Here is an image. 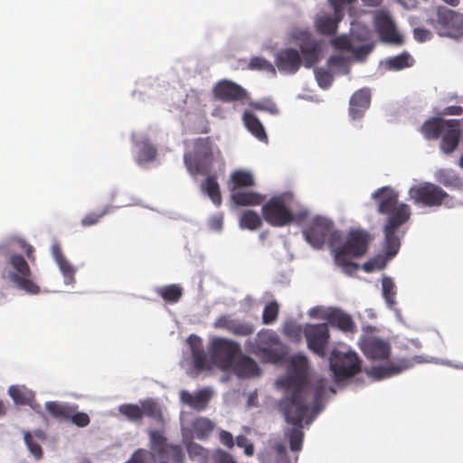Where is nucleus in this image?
Wrapping results in <instances>:
<instances>
[{"label": "nucleus", "mask_w": 463, "mask_h": 463, "mask_svg": "<svg viewBox=\"0 0 463 463\" xmlns=\"http://www.w3.org/2000/svg\"><path fill=\"white\" fill-rule=\"evenodd\" d=\"M371 51H372V46L369 44H365V45H361L356 48H354L353 46V50L351 52H354L356 57L361 58V57L366 56L368 53L371 52Z\"/></svg>", "instance_id": "nucleus-61"}, {"label": "nucleus", "mask_w": 463, "mask_h": 463, "mask_svg": "<svg viewBox=\"0 0 463 463\" xmlns=\"http://www.w3.org/2000/svg\"><path fill=\"white\" fill-rule=\"evenodd\" d=\"M429 24L441 36L459 37L463 35V14L444 6L437 9L435 17Z\"/></svg>", "instance_id": "nucleus-7"}, {"label": "nucleus", "mask_w": 463, "mask_h": 463, "mask_svg": "<svg viewBox=\"0 0 463 463\" xmlns=\"http://www.w3.org/2000/svg\"><path fill=\"white\" fill-rule=\"evenodd\" d=\"M327 323L343 332H354L356 326L350 315L338 308L330 309L325 316Z\"/></svg>", "instance_id": "nucleus-22"}, {"label": "nucleus", "mask_w": 463, "mask_h": 463, "mask_svg": "<svg viewBox=\"0 0 463 463\" xmlns=\"http://www.w3.org/2000/svg\"><path fill=\"white\" fill-rule=\"evenodd\" d=\"M243 121L247 129L260 141L268 142V136L260 119L251 112L243 114Z\"/></svg>", "instance_id": "nucleus-31"}, {"label": "nucleus", "mask_w": 463, "mask_h": 463, "mask_svg": "<svg viewBox=\"0 0 463 463\" xmlns=\"http://www.w3.org/2000/svg\"><path fill=\"white\" fill-rule=\"evenodd\" d=\"M156 156V147L149 142L144 141L140 144L137 162L138 165L153 161Z\"/></svg>", "instance_id": "nucleus-43"}, {"label": "nucleus", "mask_w": 463, "mask_h": 463, "mask_svg": "<svg viewBox=\"0 0 463 463\" xmlns=\"http://www.w3.org/2000/svg\"><path fill=\"white\" fill-rule=\"evenodd\" d=\"M214 424L207 418L200 417L194 420L193 430L197 439H204L212 433Z\"/></svg>", "instance_id": "nucleus-39"}, {"label": "nucleus", "mask_w": 463, "mask_h": 463, "mask_svg": "<svg viewBox=\"0 0 463 463\" xmlns=\"http://www.w3.org/2000/svg\"><path fill=\"white\" fill-rule=\"evenodd\" d=\"M52 254L56 262L66 259L62 253L61 247L58 242L52 245Z\"/></svg>", "instance_id": "nucleus-62"}, {"label": "nucleus", "mask_w": 463, "mask_h": 463, "mask_svg": "<svg viewBox=\"0 0 463 463\" xmlns=\"http://www.w3.org/2000/svg\"><path fill=\"white\" fill-rule=\"evenodd\" d=\"M272 450L279 457L286 456L287 449L286 445L281 441H276L271 445Z\"/></svg>", "instance_id": "nucleus-63"}, {"label": "nucleus", "mask_w": 463, "mask_h": 463, "mask_svg": "<svg viewBox=\"0 0 463 463\" xmlns=\"http://www.w3.org/2000/svg\"><path fill=\"white\" fill-rule=\"evenodd\" d=\"M411 57L407 53H402L387 60L386 64L390 70L399 71L406 67H410Z\"/></svg>", "instance_id": "nucleus-45"}, {"label": "nucleus", "mask_w": 463, "mask_h": 463, "mask_svg": "<svg viewBox=\"0 0 463 463\" xmlns=\"http://www.w3.org/2000/svg\"><path fill=\"white\" fill-rule=\"evenodd\" d=\"M383 298L389 308L393 309L396 305L395 297L397 294L396 286L391 278L384 277L382 280Z\"/></svg>", "instance_id": "nucleus-41"}, {"label": "nucleus", "mask_w": 463, "mask_h": 463, "mask_svg": "<svg viewBox=\"0 0 463 463\" xmlns=\"http://www.w3.org/2000/svg\"><path fill=\"white\" fill-rule=\"evenodd\" d=\"M56 263L65 279L69 281H72L76 272L75 268L66 259L57 261Z\"/></svg>", "instance_id": "nucleus-51"}, {"label": "nucleus", "mask_w": 463, "mask_h": 463, "mask_svg": "<svg viewBox=\"0 0 463 463\" xmlns=\"http://www.w3.org/2000/svg\"><path fill=\"white\" fill-rule=\"evenodd\" d=\"M275 64L281 73L294 74L301 67L302 60L298 50L286 48L276 53Z\"/></svg>", "instance_id": "nucleus-18"}, {"label": "nucleus", "mask_w": 463, "mask_h": 463, "mask_svg": "<svg viewBox=\"0 0 463 463\" xmlns=\"http://www.w3.org/2000/svg\"><path fill=\"white\" fill-rule=\"evenodd\" d=\"M151 449L154 450L161 459H171L176 463H183L184 455L181 446L168 444L164 435L157 430L149 432Z\"/></svg>", "instance_id": "nucleus-14"}, {"label": "nucleus", "mask_w": 463, "mask_h": 463, "mask_svg": "<svg viewBox=\"0 0 463 463\" xmlns=\"http://www.w3.org/2000/svg\"><path fill=\"white\" fill-rule=\"evenodd\" d=\"M241 351V345L238 342L225 337H214L209 345L213 364L224 371L232 366L233 361Z\"/></svg>", "instance_id": "nucleus-8"}, {"label": "nucleus", "mask_w": 463, "mask_h": 463, "mask_svg": "<svg viewBox=\"0 0 463 463\" xmlns=\"http://www.w3.org/2000/svg\"><path fill=\"white\" fill-rule=\"evenodd\" d=\"M414 38L420 43L430 41L432 37L430 31L423 28H415L413 31Z\"/></svg>", "instance_id": "nucleus-57"}, {"label": "nucleus", "mask_w": 463, "mask_h": 463, "mask_svg": "<svg viewBox=\"0 0 463 463\" xmlns=\"http://www.w3.org/2000/svg\"><path fill=\"white\" fill-rule=\"evenodd\" d=\"M283 333L289 337H297L300 335V328L295 324H288L284 326Z\"/></svg>", "instance_id": "nucleus-60"}, {"label": "nucleus", "mask_w": 463, "mask_h": 463, "mask_svg": "<svg viewBox=\"0 0 463 463\" xmlns=\"http://www.w3.org/2000/svg\"><path fill=\"white\" fill-rule=\"evenodd\" d=\"M302 232L306 241L315 249H321L327 239L330 245H333V241L340 237L338 232L334 231L333 222L321 216L315 217Z\"/></svg>", "instance_id": "nucleus-10"}, {"label": "nucleus", "mask_w": 463, "mask_h": 463, "mask_svg": "<svg viewBox=\"0 0 463 463\" xmlns=\"http://www.w3.org/2000/svg\"><path fill=\"white\" fill-rule=\"evenodd\" d=\"M279 307L277 301H271L264 307L262 312V323L270 325L274 323L278 317Z\"/></svg>", "instance_id": "nucleus-44"}, {"label": "nucleus", "mask_w": 463, "mask_h": 463, "mask_svg": "<svg viewBox=\"0 0 463 463\" xmlns=\"http://www.w3.org/2000/svg\"><path fill=\"white\" fill-rule=\"evenodd\" d=\"M455 121L450 124V127H448L442 132V137L440 141V149L445 154L452 153L458 146L459 137H460V120L458 119H451Z\"/></svg>", "instance_id": "nucleus-24"}, {"label": "nucleus", "mask_w": 463, "mask_h": 463, "mask_svg": "<svg viewBox=\"0 0 463 463\" xmlns=\"http://www.w3.org/2000/svg\"><path fill=\"white\" fill-rule=\"evenodd\" d=\"M220 442L227 447L228 449H232L234 446V439L232 435L227 430H221L219 433Z\"/></svg>", "instance_id": "nucleus-58"}, {"label": "nucleus", "mask_w": 463, "mask_h": 463, "mask_svg": "<svg viewBox=\"0 0 463 463\" xmlns=\"http://www.w3.org/2000/svg\"><path fill=\"white\" fill-rule=\"evenodd\" d=\"M373 198L378 201V213L389 214L383 228V249L387 257L392 258L401 247L399 228L410 219L411 209L405 203L398 204V193L388 186L376 190Z\"/></svg>", "instance_id": "nucleus-2"}, {"label": "nucleus", "mask_w": 463, "mask_h": 463, "mask_svg": "<svg viewBox=\"0 0 463 463\" xmlns=\"http://www.w3.org/2000/svg\"><path fill=\"white\" fill-rule=\"evenodd\" d=\"M230 369L241 378L254 377L260 373V368L257 363L251 357L241 352L237 355Z\"/></svg>", "instance_id": "nucleus-20"}, {"label": "nucleus", "mask_w": 463, "mask_h": 463, "mask_svg": "<svg viewBox=\"0 0 463 463\" xmlns=\"http://www.w3.org/2000/svg\"><path fill=\"white\" fill-rule=\"evenodd\" d=\"M153 454L145 449H137L127 463H152Z\"/></svg>", "instance_id": "nucleus-50"}, {"label": "nucleus", "mask_w": 463, "mask_h": 463, "mask_svg": "<svg viewBox=\"0 0 463 463\" xmlns=\"http://www.w3.org/2000/svg\"><path fill=\"white\" fill-rule=\"evenodd\" d=\"M408 368L405 362L397 364H391L388 366L379 365L373 366L366 371L367 374L376 380L383 379L386 377L398 374Z\"/></svg>", "instance_id": "nucleus-30"}, {"label": "nucleus", "mask_w": 463, "mask_h": 463, "mask_svg": "<svg viewBox=\"0 0 463 463\" xmlns=\"http://www.w3.org/2000/svg\"><path fill=\"white\" fill-rule=\"evenodd\" d=\"M231 181L232 183L231 192L252 187L255 185V180L253 175L250 172H246L243 170L234 171L231 175Z\"/></svg>", "instance_id": "nucleus-33"}, {"label": "nucleus", "mask_w": 463, "mask_h": 463, "mask_svg": "<svg viewBox=\"0 0 463 463\" xmlns=\"http://www.w3.org/2000/svg\"><path fill=\"white\" fill-rule=\"evenodd\" d=\"M241 229L254 231L261 227L262 221L260 216L252 210L244 211L239 221Z\"/></svg>", "instance_id": "nucleus-37"}, {"label": "nucleus", "mask_w": 463, "mask_h": 463, "mask_svg": "<svg viewBox=\"0 0 463 463\" xmlns=\"http://www.w3.org/2000/svg\"><path fill=\"white\" fill-rule=\"evenodd\" d=\"M194 343H192V355L194 366L199 370L209 368V361L204 352L202 341L199 337L194 336Z\"/></svg>", "instance_id": "nucleus-34"}, {"label": "nucleus", "mask_w": 463, "mask_h": 463, "mask_svg": "<svg viewBox=\"0 0 463 463\" xmlns=\"http://www.w3.org/2000/svg\"><path fill=\"white\" fill-rule=\"evenodd\" d=\"M213 459L215 463H237L231 454L222 449L215 452Z\"/></svg>", "instance_id": "nucleus-55"}, {"label": "nucleus", "mask_w": 463, "mask_h": 463, "mask_svg": "<svg viewBox=\"0 0 463 463\" xmlns=\"http://www.w3.org/2000/svg\"><path fill=\"white\" fill-rule=\"evenodd\" d=\"M315 75L318 85L323 89L328 88L333 81L332 74L326 69H315Z\"/></svg>", "instance_id": "nucleus-49"}, {"label": "nucleus", "mask_w": 463, "mask_h": 463, "mask_svg": "<svg viewBox=\"0 0 463 463\" xmlns=\"http://www.w3.org/2000/svg\"><path fill=\"white\" fill-rule=\"evenodd\" d=\"M118 411L131 422L139 423L143 420L142 408L140 404L124 403L119 406Z\"/></svg>", "instance_id": "nucleus-40"}, {"label": "nucleus", "mask_w": 463, "mask_h": 463, "mask_svg": "<svg viewBox=\"0 0 463 463\" xmlns=\"http://www.w3.org/2000/svg\"><path fill=\"white\" fill-rule=\"evenodd\" d=\"M182 402L188 405L195 411H203L207 407L211 398V392L207 389L200 390L194 394L188 391H182L180 392Z\"/></svg>", "instance_id": "nucleus-26"}, {"label": "nucleus", "mask_w": 463, "mask_h": 463, "mask_svg": "<svg viewBox=\"0 0 463 463\" xmlns=\"http://www.w3.org/2000/svg\"><path fill=\"white\" fill-rule=\"evenodd\" d=\"M139 403L142 408L143 418L146 416L156 421L157 424L164 423L162 406L156 399L146 398L145 400H141Z\"/></svg>", "instance_id": "nucleus-29"}, {"label": "nucleus", "mask_w": 463, "mask_h": 463, "mask_svg": "<svg viewBox=\"0 0 463 463\" xmlns=\"http://www.w3.org/2000/svg\"><path fill=\"white\" fill-rule=\"evenodd\" d=\"M303 38L307 41L306 46L302 45L301 49V60L306 68H311L319 60L320 50L317 43H315L310 33L307 32L301 33Z\"/></svg>", "instance_id": "nucleus-27"}, {"label": "nucleus", "mask_w": 463, "mask_h": 463, "mask_svg": "<svg viewBox=\"0 0 463 463\" xmlns=\"http://www.w3.org/2000/svg\"><path fill=\"white\" fill-rule=\"evenodd\" d=\"M409 195L415 204L428 207L447 205L452 200L440 186L429 182L412 185L409 190Z\"/></svg>", "instance_id": "nucleus-6"}, {"label": "nucleus", "mask_w": 463, "mask_h": 463, "mask_svg": "<svg viewBox=\"0 0 463 463\" xmlns=\"http://www.w3.org/2000/svg\"><path fill=\"white\" fill-rule=\"evenodd\" d=\"M370 236L366 232L361 230L351 231L344 245L335 250V263L342 267L346 274L356 271L358 265L350 261L347 257L358 258L364 256L367 251Z\"/></svg>", "instance_id": "nucleus-4"}, {"label": "nucleus", "mask_w": 463, "mask_h": 463, "mask_svg": "<svg viewBox=\"0 0 463 463\" xmlns=\"http://www.w3.org/2000/svg\"><path fill=\"white\" fill-rule=\"evenodd\" d=\"M111 210V206L107 205L99 213H88L82 220L81 225L84 227H89L95 225L99 222V220L108 214Z\"/></svg>", "instance_id": "nucleus-48"}, {"label": "nucleus", "mask_w": 463, "mask_h": 463, "mask_svg": "<svg viewBox=\"0 0 463 463\" xmlns=\"http://www.w3.org/2000/svg\"><path fill=\"white\" fill-rule=\"evenodd\" d=\"M223 225V217L222 214L218 213L213 215L208 222V226L211 230L219 232L222 229Z\"/></svg>", "instance_id": "nucleus-56"}, {"label": "nucleus", "mask_w": 463, "mask_h": 463, "mask_svg": "<svg viewBox=\"0 0 463 463\" xmlns=\"http://www.w3.org/2000/svg\"><path fill=\"white\" fill-rule=\"evenodd\" d=\"M329 364L337 382L353 377L361 371V360L353 351L333 350L329 357Z\"/></svg>", "instance_id": "nucleus-9"}, {"label": "nucleus", "mask_w": 463, "mask_h": 463, "mask_svg": "<svg viewBox=\"0 0 463 463\" xmlns=\"http://www.w3.org/2000/svg\"><path fill=\"white\" fill-rule=\"evenodd\" d=\"M202 189L215 205L221 204L222 195L220 186L215 176H208L204 183L202 184Z\"/></svg>", "instance_id": "nucleus-36"}, {"label": "nucleus", "mask_w": 463, "mask_h": 463, "mask_svg": "<svg viewBox=\"0 0 463 463\" xmlns=\"http://www.w3.org/2000/svg\"><path fill=\"white\" fill-rule=\"evenodd\" d=\"M231 198L239 206H258L263 203L266 196L244 188L231 192Z\"/></svg>", "instance_id": "nucleus-25"}, {"label": "nucleus", "mask_w": 463, "mask_h": 463, "mask_svg": "<svg viewBox=\"0 0 463 463\" xmlns=\"http://www.w3.org/2000/svg\"><path fill=\"white\" fill-rule=\"evenodd\" d=\"M251 351L262 354L271 360L282 359L287 354V348L282 344L278 334L270 329H261L250 345Z\"/></svg>", "instance_id": "nucleus-11"}, {"label": "nucleus", "mask_w": 463, "mask_h": 463, "mask_svg": "<svg viewBox=\"0 0 463 463\" xmlns=\"http://www.w3.org/2000/svg\"><path fill=\"white\" fill-rule=\"evenodd\" d=\"M249 68L250 70H260L267 71L273 74L276 73V70L273 64H271L269 61L261 57H253L250 59L249 62Z\"/></svg>", "instance_id": "nucleus-46"}, {"label": "nucleus", "mask_w": 463, "mask_h": 463, "mask_svg": "<svg viewBox=\"0 0 463 463\" xmlns=\"http://www.w3.org/2000/svg\"><path fill=\"white\" fill-rule=\"evenodd\" d=\"M373 24L382 41L394 44L402 43V37L397 33L395 24L388 12L376 13Z\"/></svg>", "instance_id": "nucleus-15"}, {"label": "nucleus", "mask_w": 463, "mask_h": 463, "mask_svg": "<svg viewBox=\"0 0 463 463\" xmlns=\"http://www.w3.org/2000/svg\"><path fill=\"white\" fill-rule=\"evenodd\" d=\"M343 17V13L336 14L335 13V17H331L328 15L320 16L316 21V27L319 33L332 35L334 34L338 27V23L341 21Z\"/></svg>", "instance_id": "nucleus-32"}, {"label": "nucleus", "mask_w": 463, "mask_h": 463, "mask_svg": "<svg viewBox=\"0 0 463 463\" xmlns=\"http://www.w3.org/2000/svg\"><path fill=\"white\" fill-rule=\"evenodd\" d=\"M323 394H324V387L323 386L317 387L314 393V411L316 413H317L320 410L318 408V403H319L320 400L322 399Z\"/></svg>", "instance_id": "nucleus-64"}, {"label": "nucleus", "mask_w": 463, "mask_h": 463, "mask_svg": "<svg viewBox=\"0 0 463 463\" xmlns=\"http://www.w3.org/2000/svg\"><path fill=\"white\" fill-rule=\"evenodd\" d=\"M362 350L364 355L372 360H385L391 354L389 344L378 338H368L364 341Z\"/></svg>", "instance_id": "nucleus-19"}, {"label": "nucleus", "mask_w": 463, "mask_h": 463, "mask_svg": "<svg viewBox=\"0 0 463 463\" xmlns=\"http://www.w3.org/2000/svg\"><path fill=\"white\" fill-rule=\"evenodd\" d=\"M45 409L53 418L60 420H69L71 416V407L57 402H47Z\"/></svg>", "instance_id": "nucleus-38"}, {"label": "nucleus", "mask_w": 463, "mask_h": 463, "mask_svg": "<svg viewBox=\"0 0 463 463\" xmlns=\"http://www.w3.org/2000/svg\"><path fill=\"white\" fill-rule=\"evenodd\" d=\"M8 394L14 402L18 405H28L35 411H39L40 404L35 402L34 392L24 385H11Z\"/></svg>", "instance_id": "nucleus-23"}, {"label": "nucleus", "mask_w": 463, "mask_h": 463, "mask_svg": "<svg viewBox=\"0 0 463 463\" xmlns=\"http://www.w3.org/2000/svg\"><path fill=\"white\" fill-rule=\"evenodd\" d=\"M236 444L239 448L244 449L245 455L252 456L254 454V445L246 436L239 435L236 438Z\"/></svg>", "instance_id": "nucleus-53"}, {"label": "nucleus", "mask_w": 463, "mask_h": 463, "mask_svg": "<svg viewBox=\"0 0 463 463\" xmlns=\"http://www.w3.org/2000/svg\"><path fill=\"white\" fill-rule=\"evenodd\" d=\"M185 166L192 175H206L213 162V143L210 137H200L194 142V151L184 156Z\"/></svg>", "instance_id": "nucleus-5"}, {"label": "nucleus", "mask_w": 463, "mask_h": 463, "mask_svg": "<svg viewBox=\"0 0 463 463\" xmlns=\"http://www.w3.org/2000/svg\"><path fill=\"white\" fill-rule=\"evenodd\" d=\"M371 94L369 90L361 89L355 91L349 102V115L353 119L361 118L365 110L369 108Z\"/></svg>", "instance_id": "nucleus-21"}, {"label": "nucleus", "mask_w": 463, "mask_h": 463, "mask_svg": "<svg viewBox=\"0 0 463 463\" xmlns=\"http://www.w3.org/2000/svg\"><path fill=\"white\" fill-rule=\"evenodd\" d=\"M308 360L306 355L297 354L288 360V373L279 381L287 390L280 402V411L285 420L293 428L285 430L292 451H299L304 440L303 420L309 411V396L312 386L308 381Z\"/></svg>", "instance_id": "nucleus-1"}, {"label": "nucleus", "mask_w": 463, "mask_h": 463, "mask_svg": "<svg viewBox=\"0 0 463 463\" xmlns=\"http://www.w3.org/2000/svg\"><path fill=\"white\" fill-rule=\"evenodd\" d=\"M156 292L167 303H176L183 296V288L177 284L159 287Z\"/></svg>", "instance_id": "nucleus-35"}, {"label": "nucleus", "mask_w": 463, "mask_h": 463, "mask_svg": "<svg viewBox=\"0 0 463 463\" xmlns=\"http://www.w3.org/2000/svg\"><path fill=\"white\" fill-rule=\"evenodd\" d=\"M261 210L264 220L271 226H286L294 220L293 213L281 195L271 197L262 205Z\"/></svg>", "instance_id": "nucleus-12"}, {"label": "nucleus", "mask_w": 463, "mask_h": 463, "mask_svg": "<svg viewBox=\"0 0 463 463\" xmlns=\"http://www.w3.org/2000/svg\"><path fill=\"white\" fill-rule=\"evenodd\" d=\"M332 45L336 49L345 50L349 52L353 50L352 40L345 35L335 38L332 41Z\"/></svg>", "instance_id": "nucleus-54"}, {"label": "nucleus", "mask_w": 463, "mask_h": 463, "mask_svg": "<svg viewBox=\"0 0 463 463\" xmlns=\"http://www.w3.org/2000/svg\"><path fill=\"white\" fill-rule=\"evenodd\" d=\"M215 328H222L235 336H250L254 331L253 324L232 317L228 315L220 316L213 323Z\"/></svg>", "instance_id": "nucleus-17"}, {"label": "nucleus", "mask_w": 463, "mask_h": 463, "mask_svg": "<svg viewBox=\"0 0 463 463\" xmlns=\"http://www.w3.org/2000/svg\"><path fill=\"white\" fill-rule=\"evenodd\" d=\"M24 442L30 450V452L34 456L36 459H41L43 458V449L40 444L33 440V437L29 431H25L24 434Z\"/></svg>", "instance_id": "nucleus-47"}, {"label": "nucleus", "mask_w": 463, "mask_h": 463, "mask_svg": "<svg viewBox=\"0 0 463 463\" xmlns=\"http://www.w3.org/2000/svg\"><path fill=\"white\" fill-rule=\"evenodd\" d=\"M383 266L382 260L380 259H373L364 263L363 269L366 272H372L376 269H382Z\"/></svg>", "instance_id": "nucleus-59"}, {"label": "nucleus", "mask_w": 463, "mask_h": 463, "mask_svg": "<svg viewBox=\"0 0 463 463\" xmlns=\"http://www.w3.org/2000/svg\"><path fill=\"white\" fill-rule=\"evenodd\" d=\"M187 453L193 461L199 463H207L210 453L209 450L204 449L198 443L189 442L187 447Z\"/></svg>", "instance_id": "nucleus-42"}, {"label": "nucleus", "mask_w": 463, "mask_h": 463, "mask_svg": "<svg viewBox=\"0 0 463 463\" xmlns=\"http://www.w3.org/2000/svg\"><path fill=\"white\" fill-rule=\"evenodd\" d=\"M74 410L71 408V416L70 417V420L73 424H75L78 427L83 428L90 424V420L87 413L85 412H76L73 413Z\"/></svg>", "instance_id": "nucleus-52"}, {"label": "nucleus", "mask_w": 463, "mask_h": 463, "mask_svg": "<svg viewBox=\"0 0 463 463\" xmlns=\"http://www.w3.org/2000/svg\"><path fill=\"white\" fill-rule=\"evenodd\" d=\"M214 97L222 102L241 101L248 99V92L241 85L229 80H220L213 90Z\"/></svg>", "instance_id": "nucleus-16"}, {"label": "nucleus", "mask_w": 463, "mask_h": 463, "mask_svg": "<svg viewBox=\"0 0 463 463\" xmlns=\"http://www.w3.org/2000/svg\"><path fill=\"white\" fill-rule=\"evenodd\" d=\"M307 348L324 358L326 355L330 333L326 324H308L304 328Z\"/></svg>", "instance_id": "nucleus-13"}, {"label": "nucleus", "mask_w": 463, "mask_h": 463, "mask_svg": "<svg viewBox=\"0 0 463 463\" xmlns=\"http://www.w3.org/2000/svg\"><path fill=\"white\" fill-rule=\"evenodd\" d=\"M454 122L451 119L433 118L422 125L421 131L427 139H437Z\"/></svg>", "instance_id": "nucleus-28"}, {"label": "nucleus", "mask_w": 463, "mask_h": 463, "mask_svg": "<svg viewBox=\"0 0 463 463\" xmlns=\"http://www.w3.org/2000/svg\"><path fill=\"white\" fill-rule=\"evenodd\" d=\"M6 263L7 266L4 271V278L16 288L29 295H37L41 292L40 287L33 279V275L28 262L22 255L17 253L11 254Z\"/></svg>", "instance_id": "nucleus-3"}]
</instances>
